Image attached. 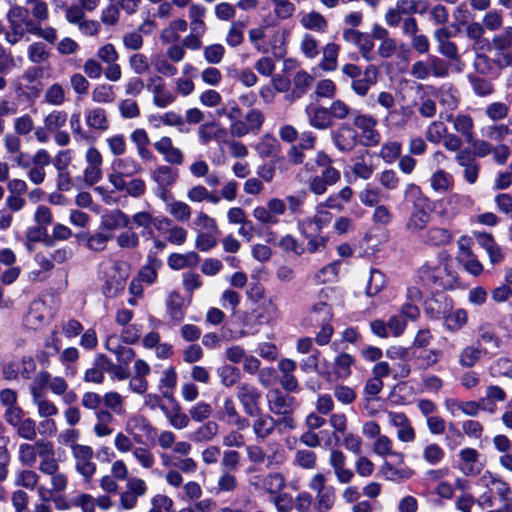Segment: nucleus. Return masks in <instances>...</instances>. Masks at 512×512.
I'll use <instances>...</instances> for the list:
<instances>
[{
  "mask_svg": "<svg viewBox=\"0 0 512 512\" xmlns=\"http://www.w3.org/2000/svg\"><path fill=\"white\" fill-rule=\"evenodd\" d=\"M289 31L274 28L270 24H262L248 31V39L254 49L260 53L276 52L284 50Z\"/></svg>",
  "mask_w": 512,
  "mask_h": 512,
  "instance_id": "nucleus-3",
  "label": "nucleus"
},
{
  "mask_svg": "<svg viewBox=\"0 0 512 512\" xmlns=\"http://www.w3.org/2000/svg\"><path fill=\"white\" fill-rule=\"evenodd\" d=\"M85 122L88 127L101 132L106 131L109 127L106 111L99 107L90 109L86 112Z\"/></svg>",
  "mask_w": 512,
  "mask_h": 512,
  "instance_id": "nucleus-45",
  "label": "nucleus"
},
{
  "mask_svg": "<svg viewBox=\"0 0 512 512\" xmlns=\"http://www.w3.org/2000/svg\"><path fill=\"white\" fill-rule=\"evenodd\" d=\"M112 186L116 191H125L127 195L133 198H140L146 192V183L141 178H133L128 182L116 178L114 179Z\"/></svg>",
  "mask_w": 512,
  "mask_h": 512,
  "instance_id": "nucleus-34",
  "label": "nucleus"
},
{
  "mask_svg": "<svg viewBox=\"0 0 512 512\" xmlns=\"http://www.w3.org/2000/svg\"><path fill=\"white\" fill-rule=\"evenodd\" d=\"M71 454L76 472L82 476L84 483H90L97 471V464L93 461V448L88 445L76 447Z\"/></svg>",
  "mask_w": 512,
  "mask_h": 512,
  "instance_id": "nucleus-8",
  "label": "nucleus"
},
{
  "mask_svg": "<svg viewBox=\"0 0 512 512\" xmlns=\"http://www.w3.org/2000/svg\"><path fill=\"white\" fill-rule=\"evenodd\" d=\"M479 452L474 448H464L459 452V469L466 476H475L480 473L482 466L479 463Z\"/></svg>",
  "mask_w": 512,
  "mask_h": 512,
  "instance_id": "nucleus-27",
  "label": "nucleus"
},
{
  "mask_svg": "<svg viewBox=\"0 0 512 512\" xmlns=\"http://www.w3.org/2000/svg\"><path fill=\"white\" fill-rule=\"evenodd\" d=\"M130 224V217L120 209L106 211L100 218V229L112 233L115 230L127 228Z\"/></svg>",
  "mask_w": 512,
  "mask_h": 512,
  "instance_id": "nucleus-21",
  "label": "nucleus"
},
{
  "mask_svg": "<svg viewBox=\"0 0 512 512\" xmlns=\"http://www.w3.org/2000/svg\"><path fill=\"white\" fill-rule=\"evenodd\" d=\"M200 262L199 255L190 251L184 254L172 253L167 258V265L172 270H182L185 268L196 267Z\"/></svg>",
  "mask_w": 512,
  "mask_h": 512,
  "instance_id": "nucleus-35",
  "label": "nucleus"
},
{
  "mask_svg": "<svg viewBox=\"0 0 512 512\" xmlns=\"http://www.w3.org/2000/svg\"><path fill=\"white\" fill-rule=\"evenodd\" d=\"M35 221L38 227L35 228L37 236H32L34 231H28V238L31 241H39L46 235V226L52 222V213L46 206H39L35 212Z\"/></svg>",
  "mask_w": 512,
  "mask_h": 512,
  "instance_id": "nucleus-39",
  "label": "nucleus"
},
{
  "mask_svg": "<svg viewBox=\"0 0 512 512\" xmlns=\"http://www.w3.org/2000/svg\"><path fill=\"white\" fill-rule=\"evenodd\" d=\"M166 210L173 219L182 223L188 222L192 215L190 205L182 200H171L167 204Z\"/></svg>",
  "mask_w": 512,
  "mask_h": 512,
  "instance_id": "nucleus-46",
  "label": "nucleus"
},
{
  "mask_svg": "<svg viewBox=\"0 0 512 512\" xmlns=\"http://www.w3.org/2000/svg\"><path fill=\"white\" fill-rule=\"evenodd\" d=\"M419 279L436 290H446L453 286L455 276L448 267V255L438 253L434 259L427 261L418 271Z\"/></svg>",
  "mask_w": 512,
  "mask_h": 512,
  "instance_id": "nucleus-2",
  "label": "nucleus"
},
{
  "mask_svg": "<svg viewBox=\"0 0 512 512\" xmlns=\"http://www.w3.org/2000/svg\"><path fill=\"white\" fill-rule=\"evenodd\" d=\"M340 47L336 43H328L323 48V57L320 68L324 71H334L337 69V59Z\"/></svg>",
  "mask_w": 512,
  "mask_h": 512,
  "instance_id": "nucleus-56",
  "label": "nucleus"
},
{
  "mask_svg": "<svg viewBox=\"0 0 512 512\" xmlns=\"http://www.w3.org/2000/svg\"><path fill=\"white\" fill-rule=\"evenodd\" d=\"M335 500V489L333 486H329L328 489L317 493L313 497V510L315 512H328L334 507Z\"/></svg>",
  "mask_w": 512,
  "mask_h": 512,
  "instance_id": "nucleus-48",
  "label": "nucleus"
},
{
  "mask_svg": "<svg viewBox=\"0 0 512 512\" xmlns=\"http://www.w3.org/2000/svg\"><path fill=\"white\" fill-rule=\"evenodd\" d=\"M446 119L453 123L455 131L460 133L466 142H472L474 137V121L471 116L467 114L449 115Z\"/></svg>",
  "mask_w": 512,
  "mask_h": 512,
  "instance_id": "nucleus-37",
  "label": "nucleus"
},
{
  "mask_svg": "<svg viewBox=\"0 0 512 512\" xmlns=\"http://www.w3.org/2000/svg\"><path fill=\"white\" fill-rule=\"evenodd\" d=\"M263 489L271 494L277 495L286 487L285 477L279 472H270L262 479Z\"/></svg>",
  "mask_w": 512,
  "mask_h": 512,
  "instance_id": "nucleus-54",
  "label": "nucleus"
},
{
  "mask_svg": "<svg viewBox=\"0 0 512 512\" xmlns=\"http://www.w3.org/2000/svg\"><path fill=\"white\" fill-rule=\"evenodd\" d=\"M415 112L409 105H402L394 108L386 114L384 124L392 129L403 130L414 117Z\"/></svg>",
  "mask_w": 512,
  "mask_h": 512,
  "instance_id": "nucleus-20",
  "label": "nucleus"
},
{
  "mask_svg": "<svg viewBox=\"0 0 512 512\" xmlns=\"http://www.w3.org/2000/svg\"><path fill=\"white\" fill-rule=\"evenodd\" d=\"M292 83L294 86L293 94L296 98H300L312 85L313 77L306 71L300 70L294 75Z\"/></svg>",
  "mask_w": 512,
  "mask_h": 512,
  "instance_id": "nucleus-61",
  "label": "nucleus"
},
{
  "mask_svg": "<svg viewBox=\"0 0 512 512\" xmlns=\"http://www.w3.org/2000/svg\"><path fill=\"white\" fill-rule=\"evenodd\" d=\"M219 419L235 426L238 430H244L250 426L249 420L241 416L231 398L224 399L223 406L219 411Z\"/></svg>",
  "mask_w": 512,
  "mask_h": 512,
  "instance_id": "nucleus-22",
  "label": "nucleus"
},
{
  "mask_svg": "<svg viewBox=\"0 0 512 512\" xmlns=\"http://www.w3.org/2000/svg\"><path fill=\"white\" fill-rule=\"evenodd\" d=\"M246 24L242 21H234L230 25L225 37V42L230 47H238L244 41V29Z\"/></svg>",
  "mask_w": 512,
  "mask_h": 512,
  "instance_id": "nucleus-60",
  "label": "nucleus"
},
{
  "mask_svg": "<svg viewBox=\"0 0 512 512\" xmlns=\"http://www.w3.org/2000/svg\"><path fill=\"white\" fill-rule=\"evenodd\" d=\"M113 233H108L100 229L95 232L80 233L77 235L79 242L91 252H102L106 249L108 243L113 239Z\"/></svg>",
  "mask_w": 512,
  "mask_h": 512,
  "instance_id": "nucleus-19",
  "label": "nucleus"
},
{
  "mask_svg": "<svg viewBox=\"0 0 512 512\" xmlns=\"http://www.w3.org/2000/svg\"><path fill=\"white\" fill-rule=\"evenodd\" d=\"M487 353V348L468 345L461 349L458 356V363L463 368H471L475 366L481 359L483 354Z\"/></svg>",
  "mask_w": 512,
  "mask_h": 512,
  "instance_id": "nucleus-41",
  "label": "nucleus"
},
{
  "mask_svg": "<svg viewBox=\"0 0 512 512\" xmlns=\"http://www.w3.org/2000/svg\"><path fill=\"white\" fill-rule=\"evenodd\" d=\"M431 188L437 193H446L453 187V177L443 169L435 171L430 179Z\"/></svg>",
  "mask_w": 512,
  "mask_h": 512,
  "instance_id": "nucleus-51",
  "label": "nucleus"
},
{
  "mask_svg": "<svg viewBox=\"0 0 512 512\" xmlns=\"http://www.w3.org/2000/svg\"><path fill=\"white\" fill-rule=\"evenodd\" d=\"M148 490L146 482L138 477H131L126 481L125 490L120 493L119 506L123 510H132L138 505L139 498Z\"/></svg>",
  "mask_w": 512,
  "mask_h": 512,
  "instance_id": "nucleus-10",
  "label": "nucleus"
},
{
  "mask_svg": "<svg viewBox=\"0 0 512 512\" xmlns=\"http://www.w3.org/2000/svg\"><path fill=\"white\" fill-rule=\"evenodd\" d=\"M255 419L252 422V430L257 440H265L271 436L276 427L277 420L268 413L258 412L254 416Z\"/></svg>",
  "mask_w": 512,
  "mask_h": 512,
  "instance_id": "nucleus-26",
  "label": "nucleus"
},
{
  "mask_svg": "<svg viewBox=\"0 0 512 512\" xmlns=\"http://www.w3.org/2000/svg\"><path fill=\"white\" fill-rule=\"evenodd\" d=\"M205 13L206 9L201 5L193 4L189 7L190 29L192 32L197 34H204L206 32V24L203 20Z\"/></svg>",
  "mask_w": 512,
  "mask_h": 512,
  "instance_id": "nucleus-57",
  "label": "nucleus"
},
{
  "mask_svg": "<svg viewBox=\"0 0 512 512\" xmlns=\"http://www.w3.org/2000/svg\"><path fill=\"white\" fill-rule=\"evenodd\" d=\"M125 430L138 444L143 442V437L149 438L156 433L150 421L142 415L129 417L125 424Z\"/></svg>",
  "mask_w": 512,
  "mask_h": 512,
  "instance_id": "nucleus-17",
  "label": "nucleus"
},
{
  "mask_svg": "<svg viewBox=\"0 0 512 512\" xmlns=\"http://www.w3.org/2000/svg\"><path fill=\"white\" fill-rule=\"evenodd\" d=\"M146 88L152 93L153 104L160 109L172 105L177 99V94L168 88L160 75L150 77L147 80Z\"/></svg>",
  "mask_w": 512,
  "mask_h": 512,
  "instance_id": "nucleus-11",
  "label": "nucleus"
},
{
  "mask_svg": "<svg viewBox=\"0 0 512 512\" xmlns=\"http://www.w3.org/2000/svg\"><path fill=\"white\" fill-rule=\"evenodd\" d=\"M385 275L378 269H371L370 276L366 285L367 296L377 295L385 287Z\"/></svg>",
  "mask_w": 512,
  "mask_h": 512,
  "instance_id": "nucleus-64",
  "label": "nucleus"
},
{
  "mask_svg": "<svg viewBox=\"0 0 512 512\" xmlns=\"http://www.w3.org/2000/svg\"><path fill=\"white\" fill-rule=\"evenodd\" d=\"M308 123L315 129L327 130L334 124L329 108L313 106L306 108Z\"/></svg>",
  "mask_w": 512,
  "mask_h": 512,
  "instance_id": "nucleus-28",
  "label": "nucleus"
},
{
  "mask_svg": "<svg viewBox=\"0 0 512 512\" xmlns=\"http://www.w3.org/2000/svg\"><path fill=\"white\" fill-rule=\"evenodd\" d=\"M166 306L173 321L179 323L184 319V299L179 292L173 291L169 294Z\"/></svg>",
  "mask_w": 512,
  "mask_h": 512,
  "instance_id": "nucleus-49",
  "label": "nucleus"
},
{
  "mask_svg": "<svg viewBox=\"0 0 512 512\" xmlns=\"http://www.w3.org/2000/svg\"><path fill=\"white\" fill-rule=\"evenodd\" d=\"M47 308L42 300L31 302L29 309L24 316L23 323L27 329L38 330L44 326L46 321Z\"/></svg>",
  "mask_w": 512,
  "mask_h": 512,
  "instance_id": "nucleus-25",
  "label": "nucleus"
},
{
  "mask_svg": "<svg viewBox=\"0 0 512 512\" xmlns=\"http://www.w3.org/2000/svg\"><path fill=\"white\" fill-rule=\"evenodd\" d=\"M162 267V260L159 259L156 254L149 251L147 255V263L141 267L138 273L140 282L147 283L148 285L153 284L158 277V270Z\"/></svg>",
  "mask_w": 512,
  "mask_h": 512,
  "instance_id": "nucleus-31",
  "label": "nucleus"
},
{
  "mask_svg": "<svg viewBox=\"0 0 512 512\" xmlns=\"http://www.w3.org/2000/svg\"><path fill=\"white\" fill-rule=\"evenodd\" d=\"M332 316L331 307L324 300L315 303L311 308L310 320L316 324L330 322Z\"/></svg>",
  "mask_w": 512,
  "mask_h": 512,
  "instance_id": "nucleus-63",
  "label": "nucleus"
},
{
  "mask_svg": "<svg viewBox=\"0 0 512 512\" xmlns=\"http://www.w3.org/2000/svg\"><path fill=\"white\" fill-rule=\"evenodd\" d=\"M8 28L5 32V40L10 45H15L25 36L32 34L35 22L30 18L29 10L22 6L10 8L6 14Z\"/></svg>",
  "mask_w": 512,
  "mask_h": 512,
  "instance_id": "nucleus-4",
  "label": "nucleus"
},
{
  "mask_svg": "<svg viewBox=\"0 0 512 512\" xmlns=\"http://www.w3.org/2000/svg\"><path fill=\"white\" fill-rule=\"evenodd\" d=\"M451 231L444 227L433 226L428 228L420 237V241L430 246H445L452 241Z\"/></svg>",
  "mask_w": 512,
  "mask_h": 512,
  "instance_id": "nucleus-30",
  "label": "nucleus"
},
{
  "mask_svg": "<svg viewBox=\"0 0 512 512\" xmlns=\"http://www.w3.org/2000/svg\"><path fill=\"white\" fill-rule=\"evenodd\" d=\"M287 211L284 199L270 198L266 206H257L253 209V217L264 225H277L279 217Z\"/></svg>",
  "mask_w": 512,
  "mask_h": 512,
  "instance_id": "nucleus-9",
  "label": "nucleus"
},
{
  "mask_svg": "<svg viewBox=\"0 0 512 512\" xmlns=\"http://www.w3.org/2000/svg\"><path fill=\"white\" fill-rule=\"evenodd\" d=\"M155 150L161 154L168 164L180 166L184 163L185 156L183 151L174 146L173 141L168 136H162L154 143Z\"/></svg>",
  "mask_w": 512,
  "mask_h": 512,
  "instance_id": "nucleus-18",
  "label": "nucleus"
},
{
  "mask_svg": "<svg viewBox=\"0 0 512 512\" xmlns=\"http://www.w3.org/2000/svg\"><path fill=\"white\" fill-rule=\"evenodd\" d=\"M149 121L151 123L155 122L153 125L156 128H158L160 125H165L169 127H176L180 131H182V127L185 124V120L182 115L173 110L167 111L158 116H151Z\"/></svg>",
  "mask_w": 512,
  "mask_h": 512,
  "instance_id": "nucleus-52",
  "label": "nucleus"
},
{
  "mask_svg": "<svg viewBox=\"0 0 512 512\" xmlns=\"http://www.w3.org/2000/svg\"><path fill=\"white\" fill-rule=\"evenodd\" d=\"M389 422L398 428L397 438L401 442L410 443L416 438V433L407 416L402 412H388Z\"/></svg>",
  "mask_w": 512,
  "mask_h": 512,
  "instance_id": "nucleus-24",
  "label": "nucleus"
},
{
  "mask_svg": "<svg viewBox=\"0 0 512 512\" xmlns=\"http://www.w3.org/2000/svg\"><path fill=\"white\" fill-rule=\"evenodd\" d=\"M216 374L220 379V383L226 388H230L240 383L241 371L236 366L229 364L221 365L217 368Z\"/></svg>",
  "mask_w": 512,
  "mask_h": 512,
  "instance_id": "nucleus-47",
  "label": "nucleus"
},
{
  "mask_svg": "<svg viewBox=\"0 0 512 512\" xmlns=\"http://www.w3.org/2000/svg\"><path fill=\"white\" fill-rule=\"evenodd\" d=\"M343 40L355 46L358 52L367 61L374 59V40L369 33H364L353 28H346L342 33Z\"/></svg>",
  "mask_w": 512,
  "mask_h": 512,
  "instance_id": "nucleus-12",
  "label": "nucleus"
},
{
  "mask_svg": "<svg viewBox=\"0 0 512 512\" xmlns=\"http://www.w3.org/2000/svg\"><path fill=\"white\" fill-rule=\"evenodd\" d=\"M377 70L374 66H368L364 71V78L355 79L351 84V89L358 96L367 95L371 86L376 83Z\"/></svg>",
  "mask_w": 512,
  "mask_h": 512,
  "instance_id": "nucleus-42",
  "label": "nucleus"
},
{
  "mask_svg": "<svg viewBox=\"0 0 512 512\" xmlns=\"http://www.w3.org/2000/svg\"><path fill=\"white\" fill-rule=\"evenodd\" d=\"M152 180L156 183L157 187H172L179 178L177 169L169 165H160L156 167L151 173Z\"/></svg>",
  "mask_w": 512,
  "mask_h": 512,
  "instance_id": "nucleus-36",
  "label": "nucleus"
},
{
  "mask_svg": "<svg viewBox=\"0 0 512 512\" xmlns=\"http://www.w3.org/2000/svg\"><path fill=\"white\" fill-rule=\"evenodd\" d=\"M113 172L108 175V181L113 185L114 179L125 180V177H133L142 172L141 164L132 157L116 158L112 162Z\"/></svg>",
  "mask_w": 512,
  "mask_h": 512,
  "instance_id": "nucleus-16",
  "label": "nucleus"
},
{
  "mask_svg": "<svg viewBox=\"0 0 512 512\" xmlns=\"http://www.w3.org/2000/svg\"><path fill=\"white\" fill-rule=\"evenodd\" d=\"M219 432V425L215 421H208L189 434V439L194 443L212 441Z\"/></svg>",
  "mask_w": 512,
  "mask_h": 512,
  "instance_id": "nucleus-43",
  "label": "nucleus"
},
{
  "mask_svg": "<svg viewBox=\"0 0 512 512\" xmlns=\"http://www.w3.org/2000/svg\"><path fill=\"white\" fill-rule=\"evenodd\" d=\"M426 63L428 66V70L430 72V76H433L436 78H442V77H446L449 73V68H450L449 63L438 56H435V55L428 56L426 59Z\"/></svg>",
  "mask_w": 512,
  "mask_h": 512,
  "instance_id": "nucleus-62",
  "label": "nucleus"
},
{
  "mask_svg": "<svg viewBox=\"0 0 512 512\" xmlns=\"http://www.w3.org/2000/svg\"><path fill=\"white\" fill-rule=\"evenodd\" d=\"M236 398L247 416H255L261 410V391L253 384L241 382L236 387Z\"/></svg>",
  "mask_w": 512,
  "mask_h": 512,
  "instance_id": "nucleus-7",
  "label": "nucleus"
},
{
  "mask_svg": "<svg viewBox=\"0 0 512 512\" xmlns=\"http://www.w3.org/2000/svg\"><path fill=\"white\" fill-rule=\"evenodd\" d=\"M446 410L452 415L456 416L458 412L475 417L480 412V404L476 401H459L457 399L449 398L444 402Z\"/></svg>",
  "mask_w": 512,
  "mask_h": 512,
  "instance_id": "nucleus-33",
  "label": "nucleus"
},
{
  "mask_svg": "<svg viewBox=\"0 0 512 512\" xmlns=\"http://www.w3.org/2000/svg\"><path fill=\"white\" fill-rule=\"evenodd\" d=\"M33 403L37 407L38 415L43 418H50L58 414L56 405L48 399L43 398L37 387H31Z\"/></svg>",
  "mask_w": 512,
  "mask_h": 512,
  "instance_id": "nucleus-44",
  "label": "nucleus"
},
{
  "mask_svg": "<svg viewBox=\"0 0 512 512\" xmlns=\"http://www.w3.org/2000/svg\"><path fill=\"white\" fill-rule=\"evenodd\" d=\"M293 465L304 470H313L317 466V455L309 449H297L294 453Z\"/></svg>",
  "mask_w": 512,
  "mask_h": 512,
  "instance_id": "nucleus-55",
  "label": "nucleus"
},
{
  "mask_svg": "<svg viewBox=\"0 0 512 512\" xmlns=\"http://www.w3.org/2000/svg\"><path fill=\"white\" fill-rule=\"evenodd\" d=\"M338 483L349 484L354 479V471L347 466V457L339 449H331L328 459Z\"/></svg>",
  "mask_w": 512,
  "mask_h": 512,
  "instance_id": "nucleus-14",
  "label": "nucleus"
},
{
  "mask_svg": "<svg viewBox=\"0 0 512 512\" xmlns=\"http://www.w3.org/2000/svg\"><path fill=\"white\" fill-rule=\"evenodd\" d=\"M155 229L172 245L182 246L187 241L188 231L167 216H160L155 223Z\"/></svg>",
  "mask_w": 512,
  "mask_h": 512,
  "instance_id": "nucleus-13",
  "label": "nucleus"
},
{
  "mask_svg": "<svg viewBox=\"0 0 512 512\" xmlns=\"http://www.w3.org/2000/svg\"><path fill=\"white\" fill-rule=\"evenodd\" d=\"M116 244L123 250H136L140 245V236L131 228L120 232L116 237Z\"/></svg>",
  "mask_w": 512,
  "mask_h": 512,
  "instance_id": "nucleus-58",
  "label": "nucleus"
},
{
  "mask_svg": "<svg viewBox=\"0 0 512 512\" xmlns=\"http://www.w3.org/2000/svg\"><path fill=\"white\" fill-rule=\"evenodd\" d=\"M100 273L104 281L103 292L106 296L114 297L124 289L128 278L127 265L124 262L115 260L102 262Z\"/></svg>",
  "mask_w": 512,
  "mask_h": 512,
  "instance_id": "nucleus-5",
  "label": "nucleus"
},
{
  "mask_svg": "<svg viewBox=\"0 0 512 512\" xmlns=\"http://www.w3.org/2000/svg\"><path fill=\"white\" fill-rule=\"evenodd\" d=\"M106 372V355L98 354L93 361L92 367L88 368L83 380L89 383L102 384L105 379Z\"/></svg>",
  "mask_w": 512,
  "mask_h": 512,
  "instance_id": "nucleus-38",
  "label": "nucleus"
},
{
  "mask_svg": "<svg viewBox=\"0 0 512 512\" xmlns=\"http://www.w3.org/2000/svg\"><path fill=\"white\" fill-rule=\"evenodd\" d=\"M478 244L487 252L489 260L492 264L501 263L504 254L500 246L496 243L493 236L489 233H479L476 235Z\"/></svg>",
  "mask_w": 512,
  "mask_h": 512,
  "instance_id": "nucleus-32",
  "label": "nucleus"
},
{
  "mask_svg": "<svg viewBox=\"0 0 512 512\" xmlns=\"http://www.w3.org/2000/svg\"><path fill=\"white\" fill-rule=\"evenodd\" d=\"M330 135L334 145L341 152H350L357 145V131L347 123L340 124Z\"/></svg>",
  "mask_w": 512,
  "mask_h": 512,
  "instance_id": "nucleus-15",
  "label": "nucleus"
},
{
  "mask_svg": "<svg viewBox=\"0 0 512 512\" xmlns=\"http://www.w3.org/2000/svg\"><path fill=\"white\" fill-rule=\"evenodd\" d=\"M266 467L280 466L285 461V452L277 442H271L265 450Z\"/></svg>",
  "mask_w": 512,
  "mask_h": 512,
  "instance_id": "nucleus-59",
  "label": "nucleus"
},
{
  "mask_svg": "<svg viewBox=\"0 0 512 512\" xmlns=\"http://www.w3.org/2000/svg\"><path fill=\"white\" fill-rule=\"evenodd\" d=\"M451 32L448 28L442 27L434 32V38L438 43L440 54L451 60H458L459 53L456 44L449 40Z\"/></svg>",
  "mask_w": 512,
  "mask_h": 512,
  "instance_id": "nucleus-29",
  "label": "nucleus"
},
{
  "mask_svg": "<svg viewBox=\"0 0 512 512\" xmlns=\"http://www.w3.org/2000/svg\"><path fill=\"white\" fill-rule=\"evenodd\" d=\"M255 150L261 158H267L280 151L278 140L271 134H265L255 145Z\"/></svg>",
  "mask_w": 512,
  "mask_h": 512,
  "instance_id": "nucleus-53",
  "label": "nucleus"
},
{
  "mask_svg": "<svg viewBox=\"0 0 512 512\" xmlns=\"http://www.w3.org/2000/svg\"><path fill=\"white\" fill-rule=\"evenodd\" d=\"M300 24L307 30H313L319 33H324L328 27L326 18L316 11L304 14L300 19Z\"/></svg>",
  "mask_w": 512,
  "mask_h": 512,
  "instance_id": "nucleus-50",
  "label": "nucleus"
},
{
  "mask_svg": "<svg viewBox=\"0 0 512 512\" xmlns=\"http://www.w3.org/2000/svg\"><path fill=\"white\" fill-rule=\"evenodd\" d=\"M478 484L487 489L478 500L482 506L491 507L494 495H498L501 501H507L511 495L509 484L489 471H485L481 475Z\"/></svg>",
  "mask_w": 512,
  "mask_h": 512,
  "instance_id": "nucleus-6",
  "label": "nucleus"
},
{
  "mask_svg": "<svg viewBox=\"0 0 512 512\" xmlns=\"http://www.w3.org/2000/svg\"><path fill=\"white\" fill-rule=\"evenodd\" d=\"M95 417L94 434L99 438L110 436L113 433V428L110 426L114 421L112 413L107 409H101L95 413Z\"/></svg>",
  "mask_w": 512,
  "mask_h": 512,
  "instance_id": "nucleus-40",
  "label": "nucleus"
},
{
  "mask_svg": "<svg viewBox=\"0 0 512 512\" xmlns=\"http://www.w3.org/2000/svg\"><path fill=\"white\" fill-rule=\"evenodd\" d=\"M404 195L412 202V210L405 228L411 235L420 239L432 218L430 200L422 193L421 188L413 183L406 186Z\"/></svg>",
  "mask_w": 512,
  "mask_h": 512,
  "instance_id": "nucleus-1",
  "label": "nucleus"
},
{
  "mask_svg": "<svg viewBox=\"0 0 512 512\" xmlns=\"http://www.w3.org/2000/svg\"><path fill=\"white\" fill-rule=\"evenodd\" d=\"M296 406L297 402L294 397L284 395L278 389L271 391L268 407L273 414H292Z\"/></svg>",
  "mask_w": 512,
  "mask_h": 512,
  "instance_id": "nucleus-23",
  "label": "nucleus"
}]
</instances>
